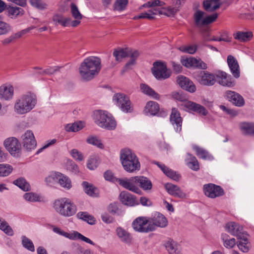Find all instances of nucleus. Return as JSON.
Segmentation results:
<instances>
[{"label": "nucleus", "instance_id": "21", "mask_svg": "<svg viewBox=\"0 0 254 254\" xmlns=\"http://www.w3.org/2000/svg\"><path fill=\"white\" fill-rule=\"evenodd\" d=\"M227 64L230 71L235 78H239L240 76V67L236 59L232 55L227 57Z\"/></svg>", "mask_w": 254, "mask_h": 254}, {"label": "nucleus", "instance_id": "18", "mask_svg": "<svg viewBox=\"0 0 254 254\" xmlns=\"http://www.w3.org/2000/svg\"><path fill=\"white\" fill-rule=\"evenodd\" d=\"M225 230L231 235L236 236L238 238L246 234L243 231V227L234 222L227 223L225 226Z\"/></svg>", "mask_w": 254, "mask_h": 254}, {"label": "nucleus", "instance_id": "19", "mask_svg": "<svg viewBox=\"0 0 254 254\" xmlns=\"http://www.w3.org/2000/svg\"><path fill=\"white\" fill-rule=\"evenodd\" d=\"M177 83L183 89L190 92H194L196 87L193 83L189 78L183 75H179L177 78Z\"/></svg>", "mask_w": 254, "mask_h": 254}, {"label": "nucleus", "instance_id": "41", "mask_svg": "<svg viewBox=\"0 0 254 254\" xmlns=\"http://www.w3.org/2000/svg\"><path fill=\"white\" fill-rule=\"evenodd\" d=\"M105 126L101 127L108 130H114L117 126V123L113 116L110 114H108L107 118H105L103 121Z\"/></svg>", "mask_w": 254, "mask_h": 254}, {"label": "nucleus", "instance_id": "63", "mask_svg": "<svg viewBox=\"0 0 254 254\" xmlns=\"http://www.w3.org/2000/svg\"><path fill=\"white\" fill-rule=\"evenodd\" d=\"M60 67L59 66H52L49 67L46 69L43 70L42 71L39 72L41 75L44 74H52L55 73L57 71H59Z\"/></svg>", "mask_w": 254, "mask_h": 254}, {"label": "nucleus", "instance_id": "31", "mask_svg": "<svg viewBox=\"0 0 254 254\" xmlns=\"http://www.w3.org/2000/svg\"><path fill=\"white\" fill-rule=\"evenodd\" d=\"M241 238H238L240 240L238 244L239 249L243 253H247L249 252L251 247L250 243L249 242L248 237V235L246 233L241 236Z\"/></svg>", "mask_w": 254, "mask_h": 254}, {"label": "nucleus", "instance_id": "59", "mask_svg": "<svg viewBox=\"0 0 254 254\" xmlns=\"http://www.w3.org/2000/svg\"><path fill=\"white\" fill-rule=\"evenodd\" d=\"M87 142L90 144L96 146L100 148H103L104 146L103 144L101 142L97 137L94 136H89L86 140Z\"/></svg>", "mask_w": 254, "mask_h": 254}, {"label": "nucleus", "instance_id": "38", "mask_svg": "<svg viewBox=\"0 0 254 254\" xmlns=\"http://www.w3.org/2000/svg\"><path fill=\"white\" fill-rule=\"evenodd\" d=\"M253 36V34L252 32L238 31L234 34V38L242 42L250 41L252 38Z\"/></svg>", "mask_w": 254, "mask_h": 254}, {"label": "nucleus", "instance_id": "17", "mask_svg": "<svg viewBox=\"0 0 254 254\" xmlns=\"http://www.w3.org/2000/svg\"><path fill=\"white\" fill-rule=\"evenodd\" d=\"M225 97L233 104L237 107H242L245 104L243 97L239 93L230 90L225 92Z\"/></svg>", "mask_w": 254, "mask_h": 254}, {"label": "nucleus", "instance_id": "35", "mask_svg": "<svg viewBox=\"0 0 254 254\" xmlns=\"http://www.w3.org/2000/svg\"><path fill=\"white\" fill-rule=\"evenodd\" d=\"M53 20L56 24L61 25L64 27L71 26V18L64 17L61 15H55Z\"/></svg>", "mask_w": 254, "mask_h": 254}, {"label": "nucleus", "instance_id": "11", "mask_svg": "<svg viewBox=\"0 0 254 254\" xmlns=\"http://www.w3.org/2000/svg\"><path fill=\"white\" fill-rule=\"evenodd\" d=\"M203 191L207 196L214 198L224 194L223 189L220 186L213 184H208L203 186Z\"/></svg>", "mask_w": 254, "mask_h": 254}, {"label": "nucleus", "instance_id": "49", "mask_svg": "<svg viewBox=\"0 0 254 254\" xmlns=\"http://www.w3.org/2000/svg\"><path fill=\"white\" fill-rule=\"evenodd\" d=\"M0 230L8 236H12L14 235V232L11 227L6 221L1 218H0Z\"/></svg>", "mask_w": 254, "mask_h": 254}, {"label": "nucleus", "instance_id": "23", "mask_svg": "<svg viewBox=\"0 0 254 254\" xmlns=\"http://www.w3.org/2000/svg\"><path fill=\"white\" fill-rule=\"evenodd\" d=\"M120 197L122 203L126 205L133 206L138 204L136 198L127 191H123L121 192Z\"/></svg>", "mask_w": 254, "mask_h": 254}, {"label": "nucleus", "instance_id": "26", "mask_svg": "<svg viewBox=\"0 0 254 254\" xmlns=\"http://www.w3.org/2000/svg\"><path fill=\"white\" fill-rule=\"evenodd\" d=\"M71 13L72 17L75 19L73 20L71 19V27H75L80 23L82 16L76 5L73 3L71 4Z\"/></svg>", "mask_w": 254, "mask_h": 254}, {"label": "nucleus", "instance_id": "10", "mask_svg": "<svg viewBox=\"0 0 254 254\" xmlns=\"http://www.w3.org/2000/svg\"><path fill=\"white\" fill-rule=\"evenodd\" d=\"M21 139L23 147L27 150L31 151L35 148L37 145V142L32 130H26L22 135Z\"/></svg>", "mask_w": 254, "mask_h": 254}, {"label": "nucleus", "instance_id": "55", "mask_svg": "<svg viewBox=\"0 0 254 254\" xmlns=\"http://www.w3.org/2000/svg\"><path fill=\"white\" fill-rule=\"evenodd\" d=\"M177 11V8H174L173 6H168L166 8L159 9L158 14H164L167 16H172L174 15Z\"/></svg>", "mask_w": 254, "mask_h": 254}, {"label": "nucleus", "instance_id": "4", "mask_svg": "<svg viewBox=\"0 0 254 254\" xmlns=\"http://www.w3.org/2000/svg\"><path fill=\"white\" fill-rule=\"evenodd\" d=\"M54 208L59 214L64 217H70L77 211L76 205L67 198H62L55 201Z\"/></svg>", "mask_w": 254, "mask_h": 254}, {"label": "nucleus", "instance_id": "14", "mask_svg": "<svg viewBox=\"0 0 254 254\" xmlns=\"http://www.w3.org/2000/svg\"><path fill=\"white\" fill-rule=\"evenodd\" d=\"M197 79L200 84L206 86H212L216 82L215 75L207 71H200Z\"/></svg>", "mask_w": 254, "mask_h": 254}, {"label": "nucleus", "instance_id": "7", "mask_svg": "<svg viewBox=\"0 0 254 254\" xmlns=\"http://www.w3.org/2000/svg\"><path fill=\"white\" fill-rule=\"evenodd\" d=\"M152 72L155 77L158 80L165 79L169 78L171 72L167 67L164 63L156 62L153 64Z\"/></svg>", "mask_w": 254, "mask_h": 254}, {"label": "nucleus", "instance_id": "22", "mask_svg": "<svg viewBox=\"0 0 254 254\" xmlns=\"http://www.w3.org/2000/svg\"><path fill=\"white\" fill-rule=\"evenodd\" d=\"M216 77L218 83L222 86L232 87L235 85L231 76L224 71H218L216 74Z\"/></svg>", "mask_w": 254, "mask_h": 254}, {"label": "nucleus", "instance_id": "50", "mask_svg": "<svg viewBox=\"0 0 254 254\" xmlns=\"http://www.w3.org/2000/svg\"><path fill=\"white\" fill-rule=\"evenodd\" d=\"M33 28H28L22 30L19 32L16 33L15 35L11 36L6 39H5L3 41V44H8L12 42L15 39L20 38L22 35L25 34L27 32H28L30 30L32 29Z\"/></svg>", "mask_w": 254, "mask_h": 254}, {"label": "nucleus", "instance_id": "12", "mask_svg": "<svg viewBox=\"0 0 254 254\" xmlns=\"http://www.w3.org/2000/svg\"><path fill=\"white\" fill-rule=\"evenodd\" d=\"M4 145L13 156L17 155L20 151L21 145L18 140L15 137H9L5 139L4 141Z\"/></svg>", "mask_w": 254, "mask_h": 254}, {"label": "nucleus", "instance_id": "43", "mask_svg": "<svg viewBox=\"0 0 254 254\" xmlns=\"http://www.w3.org/2000/svg\"><path fill=\"white\" fill-rule=\"evenodd\" d=\"M58 183L62 188L69 190L72 187L70 179L66 176L60 173L58 179Z\"/></svg>", "mask_w": 254, "mask_h": 254}, {"label": "nucleus", "instance_id": "32", "mask_svg": "<svg viewBox=\"0 0 254 254\" xmlns=\"http://www.w3.org/2000/svg\"><path fill=\"white\" fill-rule=\"evenodd\" d=\"M159 111V104L154 101H149L146 104L144 112L145 114L156 115Z\"/></svg>", "mask_w": 254, "mask_h": 254}, {"label": "nucleus", "instance_id": "60", "mask_svg": "<svg viewBox=\"0 0 254 254\" xmlns=\"http://www.w3.org/2000/svg\"><path fill=\"white\" fill-rule=\"evenodd\" d=\"M179 49L184 53L193 54L196 51L197 46L196 45L182 46L179 47Z\"/></svg>", "mask_w": 254, "mask_h": 254}, {"label": "nucleus", "instance_id": "33", "mask_svg": "<svg viewBox=\"0 0 254 254\" xmlns=\"http://www.w3.org/2000/svg\"><path fill=\"white\" fill-rule=\"evenodd\" d=\"M109 113L102 110H97L94 112V120L95 123L100 127L105 126L103 121L107 118Z\"/></svg>", "mask_w": 254, "mask_h": 254}, {"label": "nucleus", "instance_id": "39", "mask_svg": "<svg viewBox=\"0 0 254 254\" xmlns=\"http://www.w3.org/2000/svg\"><path fill=\"white\" fill-rule=\"evenodd\" d=\"M82 186L85 192L91 196H97L98 194V189L93 185L88 183L87 182L82 183Z\"/></svg>", "mask_w": 254, "mask_h": 254}, {"label": "nucleus", "instance_id": "3", "mask_svg": "<svg viewBox=\"0 0 254 254\" xmlns=\"http://www.w3.org/2000/svg\"><path fill=\"white\" fill-rule=\"evenodd\" d=\"M120 158L123 168L127 172L132 173L140 170V164L138 159L130 150H122Z\"/></svg>", "mask_w": 254, "mask_h": 254}, {"label": "nucleus", "instance_id": "46", "mask_svg": "<svg viewBox=\"0 0 254 254\" xmlns=\"http://www.w3.org/2000/svg\"><path fill=\"white\" fill-rule=\"evenodd\" d=\"M140 89L143 93L152 97L154 99H159L160 98V95L157 93L145 84H141Z\"/></svg>", "mask_w": 254, "mask_h": 254}, {"label": "nucleus", "instance_id": "27", "mask_svg": "<svg viewBox=\"0 0 254 254\" xmlns=\"http://www.w3.org/2000/svg\"><path fill=\"white\" fill-rule=\"evenodd\" d=\"M185 107L189 110L203 116H206L208 113L207 111L203 106L191 101L187 102L185 103Z\"/></svg>", "mask_w": 254, "mask_h": 254}, {"label": "nucleus", "instance_id": "16", "mask_svg": "<svg viewBox=\"0 0 254 254\" xmlns=\"http://www.w3.org/2000/svg\"><path fill=\"white\" fill-rule=\"evenodd\" d=\"M182 64L187 67H195L200 69H206L207 65L200 59L194 58H187L181 60Z\"/></svg>", "mask_w": 254, "mask_h": 254}, {"label": "nucleus", "instance_id": "37", "mask_svg": "<svg viewBox=\"0 0 254 254\" xmlns=\"http://www.w3.org/2000/svg\"><path fill=\"white\" fill-rule=\"evenodd\" d=\"M117 234L120 240L127 244H130L132 241L131 235L125 230L121 227H118L116 229Z\"/></svg>", "mask_w": 254, "mask_h": 254}, {"label": "nucleus", "instance_id": "47", "mask_svg": "<svg viewBox=\"0 0 254 254\" xmlns=\"http://www.w3.org/2000/svg\"><path fill=\"white\" fill-rule=\"evenodd\" d=\"M128 50L127 49L120 48L115 50L113 52V56L117 61H121L122 59L129 56Z\"/></svg>", "mask_w": 254, "mask_h": 254}, {"label": "nucleus", "instance_id": "57", "mask_svg": "<svg viewBox=\"0 0 254 254\" xmlns=\"http://www.w3.org/2000/svg\"><path fill=\"white\" fill-rule=\"evenodd\" d=\"M22 244L23 246L27 250L34 252L35 251L34 246L31 240L25 236L22 237Z\"/></svg>", "mask_w": 254, "mask_h": 254}, {"label": "nucleus", "instance_id": "54", "mask_svg": "<svg viewBox=\"0 0 254 254\" xmlns=\"http://www.w3.org/2000/svg\"><path fill=\"white\" fill-rule=\"evenodd\" d=\"M229 236L226 234L222 235V239L224 246L227 248H232L236 245V240L234 238L228 239Z\"/></svg>", "mask_w": 254, "mask_h": 254}, {"label": "nucleus", "instance_id": "2", "mask_svg": "<svg viewBox=\"0 0 254 254\" xmlns=\"http://www.w3.org/2000/svg\"><path fill=\"white\" fill-rule=\"evenodd\" d=\"M37 102L36 96L29 92L18 98L14 104V109L18 115H24L34 108Z\"/></svg>", "mask_w": 254, "mask_h": 254}, {"label": "nucleus", "instance_id": "24", "mask_svg": "<svg viewBox=\"0 0 254 254\" xmlns=\"http://www.w3.org/2000/svg\"><path fill=\"white\" fill-rule=\"evenodd\" d=\"M165 187L167 192L172 195L179 198H184L186 196V194L177 185L167 183L165 185Z\"/></svg>", "mask_w": 254, "mask_h": 254}, {"label": "nucleus", "instance_id": "62", "mask_svg": "<svg viewBox=\"0 0 254 254\" xmlns=\"http://www.w3.org/2000/svg\"><path fill=\"white\" fill-rule=\"evenodd\" d=\"M30 2L33 6L40 9L46 8L47 6V4L42 0H30Z\"/></svg>", "mask_w": 254, "mask_h": 254}, {"label": "nucleus", "instance_id": "5", "mask_svg": "<svg viewBox=\"0 0 254 254\" xmlns=\"http://www.w3.org/2000/svg\"><path fill=\"white\" fill-rule=\"evenodd\" d=\"M113 100L114 103L124 113H131L133 110V107L129 98L125 94L118 93L115 94Z\"/></svg>", "mask_w": 254, "mask_h": 254}, {"label": "nucleus", "instance_id": "52", "mask_svg": "<svg viewBox=\"0 0 254 254\" xmlns=\"http://www.w3.org/2000/svg\"><path fill=\"white\" fill-rule=\"evenodd\" d=\"M83 126V124L81 122H75L67 124L65 127V129L68 132H76L81 129Z\"/></svg>", "mask_w": 254, "mask_h": 254}, {"label": "nucleus", "instance_id": "64", "mask_svg": "<svg viewBox=\"0 0 254 254\" xmlns=\"http://www.w3.org/2000/svg\"><path fill=\"white\" fill-rule=\"evenodd\" d=\"M71 156L76 160L81 161L84 159L82 154L76 149H73L70 151Z\"/></svg>", "mask_w": 254, "mask_h": 254}, {"label": "nucleus", "instance_id": "45", "mask_svg": "<svg viewBox=\"0 0 254 254\" xmlns=\"http://www.w3.org/2000/svg\"><path fill=\"white\" fill-rule=\"evenodd\" d=\"M159 9L158 8H152L146 12L141 13L139 15L135 16L133 19H143V18H147L148 19H154V15H157L158 14Z\"/></svg>", "mask_w": 254, "mask_h": 254}, {"label": "nucleus", "instance_id": "30", "mask_svg": "<svg viewBox=\"0 0 254 254\" xmlns=\"http://www.w3.org/2000/svg\"><path fill=\"white\" fill-rule=\"evenodd\" d=\"M221 0H205L203 1L204 9L207 11H213L219 8L221 5Z\"/></svg>", "mask_w": 254, "mask_h": 254}, {"label": "nucleus", "instance_id": "29", "mask_svg": "<svg viewBox=\"0 0 254 254\" xmlns=\"http://www.w3.org/2000/svg\"><path fill=\"white\" fill-rule=\"evenodd\" d=\"M165 247L169 254H181L180 245L173 240H169L165 244Z\"/></svg>", "mask_w": 254, "mask_h": 254}, {"label": "nucleus", "instance_id": "44", "mask_svg": "<svg viewBox=\"0 0 254 254\" xmlns=\"http://www.w3.org/2000/svg\"><path fill=\"white\" fill-rule=\"evenodd\" d=\"M13 184L25 191H29L31 189L30 184L23 177L19 178L14 180Z\"/></svg>", "mask_w": 254, "mask_h": 254}, {"label": "nucleus", "instance_id": "34", "mask_svg": "<svg viewBox=\"0 0 254 254\" xmlns=\"http://www.w3.org/2000/svg\"><path fill=\"white\" fill-rule=\"evenodd\" d=\"M193 149L195 151L196 155L203 160H212L213 157L207 150L197 145H193Z\"/></svg>", "mask_w": 254, "mask_h": 254}, {"label": "nucleus", "instance_id": "58", "mask_svg": "<svg viewBox=\"0 0 254 254\" xmlns=\"http://www.w3.org/2000/svg\"><path fill=\"white\" fill-rule=\"evenodd\" d=\"M60 174V173L59 172L51 173L50 175L45 178V181L47 184L51 185L55 182H58Z\"/></svg>", "mask_w": 254, "mask_h": 254}, {"label": "nucleus", "instance_id": "15", "mask_svg": "<svg viewBox=\"0 0 254 254\" xmlns=\"http://www.w3.org/2000/svg\"><path fill=\"white\" fill-rule=\"evenodd\" d=\"M170 120L176 131H181L182 130L183 119L177 109L175 108H172Z\"/></svg>", "mask_w": 254, "mask_h": 254}, {"label": "nucleus", "instance_id": "48", "mask_svg": "<svg viewBox=\"0 0 254 254\" xmlns=\"http://www.w3.org/2000/svg\"><path fill=\"white\" fill-rule=\"evenodd\" d=\"M76 216L78 218L87 222L90 225L95 224L96 220L95 218L87 212H79Z\"/></svg>", "mask_w": 254, "mask_h": 254}, {"label": "nucleus", "instance_id": "61", "mask_svg": "<svg viewBox=\"0 0 254 254\" xmlns=\"http://www.w3.org/2000/svg\"><path fill=\"white\" fill-rule=\"evenodd\" d=\"M8 12L10 15L15 16L22 15L24 13V11L22 8L17 6L10 7Z\"/></svg>", "mask_w": 254, "mask_h": 254}, {"label": "nucleus", "instance_id": "1", "mask_svg": "<svg viewBox=\"0 0 254 254\" xmlns=\"http://www.w3.org/2000/svg\"><path fill=\"white\" fill-rule=\"evenodd\" d=\"M101 68L100 59L97 57H89L85 59L81 64L79 74L83 80L89 81L99 73Z\"/></svg>", "mask_w": 254, "mask_h": 254}, {"label": "nucleus", "instance_id": "53", "mask_svg": "<svg viewBox=\"0 0 254 254\" xmlns=\"http://www.w3.org/2000/svg\"><path fill=\"white\" fill-rule=\"evenodd\" d=\"M23 197L26 200L30 202H40L43 200L40 195L34 192H27L24 194Z\"/></svg>", "mask_w": 254, "mask_h": 254}, {"label": "nucleus", "instance_id": "6", "mask_svg": "<svg viewBox=\"0 0 254 254\" xmlns=\"http://www.w3.org/2000/svg\"><path fill=\"white\" fill-rule=\"evenodd\" d=\"M133 229L136 232L148 233L154 230V226L150 222L149 218L145 217H138L132 223Z\"/></svg>", "mask_w": 254, "mask_h": 254}, {"label": "nucleus", "instance_id": "51", "mask_svg": "<svg viewBox=\"0 0 254 254\" xmlns=\"http://www.w3.org/2000/svg\"><path fill=\"white\" fill-rule=\"evenodd\" d=\"M13 171V167L8 164H0V177L9 176Z\"/></svg>", "mask_w": 254, "mask_h": 254}, {"label": "nucleus", "instance_id": "40", "mask_svg": "<svg viewBox=\"0 0 254 254\" xmlns=\"http://www.w3.org/2000/svg\"><path fill=\"white\" fill-rule=\"evenodd\" d=\"M240 128L244 134H254V123H241L240 124Z\"/></svg>", "mask_w": 254, "mask_h": 254}, {"label": "nucleus", "instance_id": "8", "mask_svg": "<svg viewBox=\"0 0 254 254\" xmlns=\"http://www.w3.org/2000/svg\"><path fill=\"white\" fill-rule=\"evenodd\" d=\"M53 231L61 236H63L65 238H68L70 240H80L83 242H85L90 245H95V243L91 241L90 239L84 236L81 234L79 233L77 231H73V232L69 233L62 230L60 228L57 227H53Z\"/></svg>", "mask_w": 254, "mask_h": 254}, {"label": "nucleus", "instance_id": "56", "mask_svg": "<svg viewBox=\"0 0 254 254\" xmlns=\"http://www.w3.org/2000/svg\"><path fill=\"white\" fill-rule=\"evenodd\" d=\"M128 4V0H116L114 4V9L117 11L124 10Z\"/></svg>", "mask_w": 254, "mask_h": 254}, {"label": "nucleus", "instance_id": "36", "mask_svg": "<svg viewBox=\"0 0 254 254\" xmlns=\"http://www.w3.org/2000/svg\"><path fill=\"white\" fill-rule=\"evenodd\" d=\"M187 166L191 170L198 171L199 169V164L196 158L190 153H187L186 160Z\"/></svg>", "mask_w": 254, "mask_h": 254}, {"label": "nucleus", "instance_id": "25", "mask_svg": "<svg viewBox=\"0 0 254 254\" xmlns=\"http://www.w3.org/2000/svg\"><path fill=\"white\" fill-rule=\"evenodd\" d=\"M13 87L11 85H2L0 87V99L3 100H9L13 96Z\"/></svg>", "mask_w": 254, "mask_h": 254}, {"label": "nucleus", "instance_id": "13", "mask_svg": "<svg viewBox=\"0 0 254 254\" xmlns=\"http://www.w3.org/2000/svg\"><path fill=\"white\" fill-rule=\"evenodd\" d=\"M137 176L131 177L128 179H119L120 184L124 188L136 193H139L141 190L138 187Z\"/></svg>", "mask_w": 254, "mask_h": 254}, {"label": "nucleus", "instance_id": "9", "mask_svg": "<svg viewBox=\"0 0 254 254\" xmlns=\"http://www.w3.org/2000/svg\"><path fill=\"white\" fill-rule=\"evenodd\" d=\"M205 12L200 10H197L194 14V18L195 24L198 26L208 25L213 22L217 18V13L204 17Z\"/></svg>", "mask_w": 254, "mask_h": 254}, {"label": "nucleus", "instance_id": "28", "mask_svg": "<svg viewBox=\"0 0 254 254\" xmlns=\"http://www.w3.org/2000/svg\"><path fill=\"white\" fill-rule=\"evenodd\" d=\"M155 164H156L168 177L176 181L180 180L181 176L180 174L177 173L176 172L169 168L164 164H160L159 162H155Z\"/></svg>", "mask_w": 254, "mask_h": 254}, {"label": "nucleus", "instance_id": "20", "mask_svg": "<svg viewBox=\"0 0 254 254\" xmlns=\"http://www.w3.org/2000/svg\"><path fill=\"white\" fill-rule=\"evenodd\" d=\"M150 222L154 226V230L156 227L164 228L168 224V221L166 218L162 214L159 212H155L152 217L149 218Z\"/></svg>", "mask_w": 254, "mask_h": 254}, {"label": "nucleus", "instance_id": "42", "mask_svg": "<svg viewBox=\"0 0 254 254\" xmlns=\"http://www.w3.org/2000/svg\"><path fill=\"white\" fill-rule=\"evenodd\" d=\"M137 177L138 186L145 190L151 189L152 187V183L147 178L142 176Z\"/></svg>", "mask_w": 254, "mask_h": 254}]
</instances>
